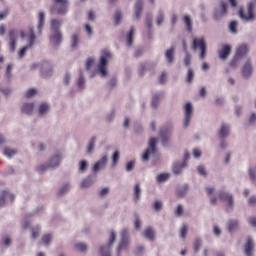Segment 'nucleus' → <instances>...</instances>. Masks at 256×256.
<instances>
[{
	"label": "nucleus",
	"mask_w": 256,
	"mask_h": 256,
	"mask_svg": "<svg viewBox=\"0 0 256 256\" xmlns=\"http://www.w3.org/2000/svg\"><path fill=\"white\" fill-rule=\"evenodd\" d=\"M63 19L54 18L50 22V36L49 41L54 47H59L63 43Z\"/></svg>",
	"instance_id": "1"
},
{
	"label": "nucleus",
	"mask_w": 256,
	"mask_h": 256,
	"mask_svg": "<svg viewBox=\"0 0 256 256\" xmlns=\"http://www.w3.org/2000/svg\"><path fill=\"white\" fill-rule=\"evenodd\" d=\"M69 12L68 0H54V4L50 6V15H60L65 17Z\"/></svg>",
	"instance_id": "2"
},
{
	"label": "nucleus",
	"mask_w": 256,
	"mask_h": 256,
	"mask_svg": "<svg viewBox=\"0 0 256 256\" xmlns=\"http://www.w3.org/2000/svg\"><path fill=\"white\" fill-rule=\"evenodd\" d=\"M116 239L117 234L115 233V231H111L108 243L99 246L98 254L100 256H112L113 243H115Z\"/></svg>",
	"instance_id": "3"
},
{
	"label": "nucleus",
	"mask_w": 256,
	"mask_h": 256,
	"mask_svg": "<svg viewBox=\"0 0 256 256\" xmlns=\"http://www.w3.org/2000/svg\"><path fill=\"white\" fill-rule=\"evenodd\" d=\"M131 243V236L129 235V229L124 228L120 234V241L116 247V256H121V251L126 250Z\"/></svg>",
	"instance_id": "4"
},
{
	"label": "nucleus",
	"mask_w": 256,
	"mask_h": 256,
	"mask_svg": "<svg viewBox=\"0 0 256 256\" xmlns=\"http://www.w3.org/2000/svg\"><path fill=\"white\" fill-rule=\"evenodd\" d=\"M113 58L111 52L104 50L100 56V60L98 63V73H100L101 77H107V63L110 59Z\"/></svg>",
	"instance_id": "5"
},
{
	"label": "nucleus",
	"mask_w": 256,
	"mask_h": 256,
	"mask_svg": "<svg viewBox=\"0 0 256 256\" xmlns=\"http://www.w3.org/2000/svg\"><path fill=\"white\" fill-rule=\"evenodd\" d=\"M191 47L193 51L200 50L199 59L201 61L207 57V42H205V38H194Z\"/></svg>",
	"instance_id": "6"
},
{
	"label": "nucleus",
	"mask_w": 256,
	"mask_h": 256,
	"mask_svg": "<svg viewBox=\"0 0 256 256\" xmlns=\"http://www.w3.org/2000/svg\"><path fill=\"white\" fill-rule=\"evenodd\" d=\"M248 14H245L243 8L239 9L238 15L244 23H253L255 21V3L249 2L247 7Z\"/></svg>",
	"instance_id": "7"
},
{
	"label": "nucleus",
	"mask_w": 256,
	"mask_h": 256,
	"mask_svg": "<svg viewBox=\"0 0 256 256\" xmlns=\"http://www.w3.org/2000/svg\"><path fill=\"white\" fill-rule=\"evenodd\" d=\"M218 197L220 201H224L227 205V211H233L235 209V198L233 197V194L221 190L218 193Z\"/></svg>",
	"instance_id": "8"
},
{
	"label": "nucleus",
	"mask_w": 256,
	"mask_h": 256,
	"mask_svg": "<svg viewBox=\"0 0 256 256\" xmlns=\"http://www.w3.org/2000/svg\"><path fill=\"white\" fill-rule=\"evenodd\" d=\"M227 13H229V10L227 9V3L221 0L220 5L215 7L213 10L214 21H221L223 17H226Z\"/></svg>",
	"instance_id": "9"
},
{
	"label": "nucleus",
	"mask_w": 256,
	"mask_h": 256,
	"mask_svg": "<svg viewBox=\"0 0 256 256\" xmlns=\"http://www.w3.org/2000/svg\"><path fill=\"white\" fill-rule=\"evenodd\" d=\"M157 153V138H151L148 143V148L144 151L142 155V161H149V157L151 155H155Z\"/></svg>",
	"instance_id": "10"
},
{
	"label": "nucleus",
	"mask_w": 256,
	"mask_h": 256,
	"mask_svg": "<svg viewBox=\"0 0 256 256\" xmlns=\"http://www.w3.org/2000/svg\"><path fill=\"white\" fill-rule=\"evenodd\" d=\"M62 161L63 154L61 152H56L51 155L46 162L48 163V167L50 169H59V167H61Z\"/></svg>",
	"instance_id": "11"
},
{
	"label": "nucleus",
	"mask_w": 256,
	"mask_h": 256,
	"mask_svg": "<svg viewBox=\"0 0 256 256\" xmlns=\"http://www.w3.org/2000/svg\"><path fill=\"white\" fill-rule=\"evenodd\" d=\"M40 77H42V79H50V77H53V65H51L49 61L40 63Z\"/></svg>",
	"instance_id": "12"
},
{
	"label": "nucleus",
	"mask_w": 256,
	"mask_h": 256,
	"mask_svg": "<svg viewBox=\"0 0 256 256\" xmlns=\"http://www.w3.org/2000/svg\"><path fill=\"white\" fill-rule=\"evenodd\" d=\"M191 117H193V104H191V102H187L184 106V129H187L189 125H191Z\"/></svg>",
	"instance_id": "13"
},
{
	"label": "nucleus",
	"mask_w": 256,
	"mask_h": 256,
	"mask_svg": "<svg viewBox=\"0 0 256 256\" xmlns=\"http://www.w3.org/2000/svg\"><path fill=\"white\" fill-rule=\"evenodd\" d=\"M171 135H173L171 128H162L160 130L159 136L164 147H168L169 141H171Z\"/></svg>",
	"instance_id": "14"
},
{
	"label": "nucleus",
	"mask_w": 256,
	"mask_h": 256,
	"mask_svg": "<svg viewBox=\"0 0 256 256\" xmlns=\"http://www.w3.org/2000/svg\"><path fill=\"white\" fill-rule=\"evenodd\" d=\"M17 35L18 33L15 28L10 29L8 32L10 53H15L17 47Z\"/></svg>",
	"instance_id": "15"
},
{
	"label": "nucleus",
	"mask_w": 256,
	"mask_h": 256,
	"mask_svg": "<svg viewBox=\"0 0 256 256\" xmlns=\"http://www.w3.org/2000/svg\"><path fill=\"white\" fill-rule=\"evenodd\" d=\"M157 67V64L155 62H144L139 65L138 69V75L139 77H144L145 73L148 71H153Z\"/></svg>",
	"instance_id": "16"
},
{
	"label": "nucleus",
	"mask_w": 256,
	"mask_h": 256,
	"mask_svg": "<svg viewBox=\"0 0 256 256\" xmlns=\"http://www.w3.org/2000/svg\"><path fill=\"white\" fill-rule=\"evenodd\" d=\"M145 3V0H136L134 3V14L133 19L135 21H139L141 19V15L143 14V5Z\"/></svg>",
	"instance_id": "17"
},
{
	"label": "nucleus",
	"mask_w": 256,
	"mask_h": 256,
	"mask_svg": "<svg viewBox=\"0 0 256 256\" xmlns=\"http://www.w3.org/2000/svg\"><path fill=\"white\" fill-rule=\"evenodd\" d=\"M95 181H97V176L95 174L86 176L80 183V189H89V187H93Z\"/></svg>",
	"instance_id": "18"
},
{
	"label": "nucleus",
	"mask_w": 256,
	"mask_h": 256,
	"mask_svg": "<svg viewBox=\"0 0 256 256\" xmlns=\"http://www.w3.org/2000/svg\"><path fill=\"white\" fill-rule=\"evenodd\" d=\"M231 135V124L222 123L218 129V136L220 139H227Z\"/></svg>",
	"instance_id": "19"
},
{
	"label": "nucleus",
	"mask_w": 256,
	"mask_h": 256,
	"mask_svg": "<svg viewBox=\"0 0 256 256\" xmlns=\"http://www.w3.org/2000/svg\"><path fill=\"white\" fill-rule=\"evenodd\" d=\"M108 160L109 158L107 155H104L98 161H96L92 168L93 173H99L101 169H105L107 167Z\"/></svg>",
	"instance_id": "20"
},
{
	"label": "nucleus",
	"mask_w": 256,
	"mask_h": 256,
	"mask_svg": "<svg viewBox=\"0 0 256 256\" xmlns=\"http://www.w3.org/2000/svg\"><path fill=\"white\" fill-rule=\"evenodd\" d=\"M7 201L13 203L15 201V195L4 190L0 193V207H5V205H7Z\"/></svg>",
	"instance_id": "21"
},
{
	"label": "nucleus",
	"mask_w": 256,
	"mask_h": 256,
	"mask_svg": "<svg viewBox=\"0 0 256 256\" xmlns=\"http://www.w3.org/2000/svg\"><path fill=\"white\" fill-rule=\"evenodd\" d=\"M255 249V242L251 236L246 238V242L244 244V254L246 256H253V251Z\"/></svg>",
	"instance_id": "22"
},
{
	"label": "nucleus",
	"mask_w": 256,
	"mask_h": 256,
	"mask_svg": "<svg viewBox=\"0 0 256 256\" xmlns=\"http://www.w3.org/2000/svg\"><path fill=\"white\" fill-rule=\"evenodd\" d=\"M243 79H250L253 75V65L251 64V60H247V62L242 66L241 69Z\"/></svg>",
	"instance_id": "23"
},
{
	"label": "nucleus",
	"mask_w": 256,
	"mask_h": 256,
	"mask_svg": "<svg viewBox=\"0 0 256 256\" xmlns=\"http://www.w3.org/2000/svg\"><path fill=\"white\" fill-rule=\"evenodd\" d=\"M164 59L167 65H173L175 63V46H171L164 53Z\"/></svg>",
	"instance_id": "24"
},
{
	"label": "nucleus",
	"mask_w": 256,
	"mask_h": 256,
	"mask_svg": "<svg viewBox=\"0 0 256 256\" xmlns=\"http://www.w3.org/2000/svg\"><path fill=\"white\" fill-rule=\"evenodd\" d=\"M165 97V92L159 91V92H154L152 95V100H151V107L152 109H157L159 107V103H161V100Z\"/></svg>",
	"instance_id": "25"
},
{
	"label": "nucleus",
	"mask_w": 256,
	"mask_h": 256,
	"mask_svg": "<svg viewBox=\"0 0 256 256\" xmlns=\"http://www.w3.org/2000/svg\"><path fill=\"white\" fill-rule=\"evenodd\" d=\"M219 59L225 61L231 55V46L229 44H224L222 48L218 51Z\"/></svg>",
	"instance_id": "26"
},
{
	"label": "nucleus",
	"mask_w": 256,
	"mask_h": 256,
	"mask_svg": "<svg viewBox=\"0 0 256 256\" xmlns=\"http://www.w3.org/2000/svg\"><path fill=\"white\" fill-rule=\"evenodd\" d=\"M187 167V162L176 161L172 164V172L174 175H181L183 169Z\"/></svg>",
	"instance_id": "27"
},
{
	"label": "nucleus",
	"mask_w": 256,
	"mask_h": 256,
	"mask_svg": "<svg viewBox=\"0 0 256 256\" xmlns=\"http://www.w3.org/2000/svg\"><path fill=\"white\" fill-rule=\"evenodd\" d=\"M51 106L47 102H42L38 105L37 113L38 117H45L49 113Z\"/></svg>",
	"instance_id": "28"
},
{
	"label": "nucleus",
	"mask_w": 256,
	"mask_h": 256,
	"mask_svg": "<svg viewBox=\"0 0 256 256\" xmlns=\"http://www.w3.org/2000/svg\"><path fill=\"white\" fill-rule=\"evenodd\" d=\"M187 191H189V184L178 186L176 189V195L178 199H185V197H187Z\"/></svg>",
	"instance_id": "29"
},
{
	"label": "nucleus",
	"mask_w": 256,
	"mask_h": 256,
	"mask_svg": "<svg viewBox=\"0 0 256 256\" xmlns=\"http://www.w3.org/2000/svg\"><path fill=\"white\" fill-rule=\"evenodd\" d=\"M33 109H35V103L26 102L22 104L21 111L25 115H33Z\"/></svg>",
	"instance_id": "30"
},
{
	"label": "nucleus",
	"mask_w": 256,
	"mask_h": 256,
	"mask_svg": "<svg viewBox=\"0 0 256 256\" xmlns=\"http://www.w3.org/2000/svg\"><path fill=\"white\" fill-rule=\"evenodd\" d=\"M247 53H249V46H247V44H241L236 49V54L235 55L239 59H242V57H245L247 55Z\"/></svg>",
	"instance_id": "31"
},
{
	"label": "nucleus",
	"mask_w": 256,
	"mask_h": 256,
	"mask_svg": "<svg viewBox=\"0 0 256 256\" xmlns=\"http://www.w3.org/2000/svg\"><path fill=\"white\" fill-rule=\"evenodd\" d=\"M45 26V12H39L38 14V35H42L43 27Z\"/></svg>",
	"instance_id": "32"
},
{
	"label": "nucleus",
	"mask_w": 256,
	"mask_h": 256,
	"mask_svg": "<svg viewBox=\"0 0 256 256\" xmlns=\"http://www.w3.org/2000/svg\"><path fill=\"white\" fill-rule=\"evenodd\" d=\"M95 143H97V136H92L88 141L86 153L91 155L95 151Z\"/></svg>",
	"instance_id": "33"
},
{
	"label": "nucleus",
	"mask_w": 256,
	"mask_h": 256,
	"mask_svg": "<svg viewBox=\"0 0 256 256\" xmlns=\"http://www.w3.org/2000/svg\"><path fill=\"white\" fill-rule=\"evenodd\" d=\"M238 227H239V220L237 219H231L227 222V229L229 233H233L234 231H237Z\"/></svg>",
	"instance_id": "34"
},
{
	"label": "nucleus",
	"mask_w": 256,
	"mask_h": 256,
	"mask_svg": "<svg viewBox=\"0 0 256 256\" xmlns=\"http://www.w3.org/2000/svg\"><path fill=\"white\" fill-rule=\"evenodd\" d=\"M143 236L148 239V241H155V230L152 227H147L143 232Z\"/></svg>",
	"instance_id": "35"
},
{
	"label": "nucleus",
	"mask_w": 256,
	"mask_h": 256,
	"mask_svg": "<svg viewBox=\"0 0 256 256\" xmlns=\"http://www.w3.org/2000/svg\"><path fill=\"white\" fill-rule=\"evenodd\" d=\"M71 190V184L69 182H65L60 189L58 190V195L60 197H63V195H67L69 191Z\"/></svg>",
	"instance_id": "36"
},
{
	"label": "nucleus",
	"mask_w": 256,
	"mask_h": 256,
	"mask_svg": "<svg viewBox=\"0 0 256 256\" xmlns=\"http://www.w3.org/2000/svg\"><path fill=\"white\" fill-rule=\"evenodd\" d=\"M76 85L80 91H83L85 89V75H83V71L79 72V77Z\"/></svg>",
	"instance_id": "37"
},
{
	"label": "nucleus",
	"mask_w": 256,
	"mask_h": 256,
	"mask_svg": "<svg viewBox=\"0 0 256 256\" xmlns=\"http://www.w3.org/2000/svg\"><path fill=\"white\" fill-rule=\"evenodd\" d=\"M183 21L186 25L187 32L192 33L193 32V22L191 21V17L189 15H184Z\"/></svg>",
	"instance_id": "38"
},
{
	"label": "nucleus",
	"mask_w": 256,
	"mask_h": 256,
	"mask_svg": "<svg viewBox=\"0 0 256 256\" xmlns=\"http://www.w3.org/2000/svg\"><path fill=\"white\" fill-rule=\"evenodd\" d=\"M135 35V27H131L130 31L126 35V43L128 47H133V36Z\"/></svg>",
	"instance_id": "39"
},
{
	"label": "nucleus",
	"mask_w": 256,
	"mask_h": 256,
	"mask_svg": "<svg viewBox=\"0 0 256 256\" xmlns=\"http://www.w3.org/2000/svg\"><path fill=\"white\" fill-rule=\"evenodd\" d=\"M133 199H134L135 203H137L139 201V199H141V184H139V183H136L134 185Z\"/></svg>",
	"instance_id": "40"
},
{
	"label": "nucleus",
	"mask_w": 256,
	"mask_h": 256,
	"mask_svg": "<svg viewBox=\"0 0 256 256\" xmlns=\"http://www.w3.org/2000/svg\"><path fill=\"white\" fill-rule=\"evenodd\" d=\"M87 169H89V162L87 160H81L78 163V173H87Z\"/></svg>",
	"instance_id": "41"
},
{
	"label": "nucleus",
	"mask_w": 256,
	"mask_h": 256,
	"mask_svg": "<svg viewBox=\"0 0 256 256\" xmlns=\"http://www.w3.org/2000/svg\"><path fill=\"white\" fill-rule=\"evenodd\" d=\"M121 19H123V12L118 9L114 13V25L116 27L121 25Z\"/></svg>",
	"instance_id": "42"
},
{
	"label": "nucleus",
	"mask_w": 256,
	"mask_h": 256,
	"mask_svg": "<svg viewBox=\"0 0 256 256\" xmlns=\"http://www.w3.org/2000/svg\"><path fill=\"white\" fill-rule=\"evenodd\" d=\"M31 231V239H37L41 233V226L36 225L32 228H30Z\"/></svg>",
	"instance_id": "43"
},
{
	"label": "nucleus",
	"mask_w": 256,
	"mask_h": 256,
	"mask_svg": "<svg viewBox=\"0 0 256 256\" xmlns=\"http://www.w3.org/2000/svg\"><path fill=\"white\" fill-rule=\"evenodd\" d=\"M3 155H5V157H8V159H12L13 157H15V155H17V150L11 148H4Z\"/></svg>",
	"instance_id": "44"
},
{
	"label": "nucleus",
	"mask_w": 256,
	"mask_h": 256,
	"mask_svg": "<svg viewBox=\"0 0 256 256\" xmlns=\"http://www.w3.org/2000/svg\"><path fill=\"white\" fill-rule=\"evenodd\" d=\"M194 79H195V71H193V68H188L185 82L188 84H191V83H193Z\"/></svg>",
	"instance_id": "45"
},
{
	"label": "nucleus",
	"mask_w": 256,
	"mask_h": 256,
	"mask_svg": "<svg viewBox=\"0 0 256 256\" xmlns=\"http://www.w3.org/2000/svg\"><path fill=\"white\" fill-rule=\"evenodd\" d=\"M87 244L83 243V242H78L74 245V249L76 251H80L81 253H85L87 251Z\"/></svg>",
	"instance_id": "46"
},
{
	"label": "nucleus",
	"mask_w": 256,
	"mask_h": 256,
	"mask_svg": "<svg viewBox=\"0 0 256 256\" xmlns=\"http://www.w3.org/2000/svg\"><path fill=\"white\" fill-rule=\"evenodd\" d=\"M169 173H162L156 176L157 183H165L166 181H169Z\"/></svg>",
	"instance_id": "47"
},
{
	"label": "nucleus",
	"mask_w": 256,
	"mask_h": 256,
	"mask_svg": "<svg viewBox=\"0 0 256 256\" xmlns=\"http://www.w3.org/2000/svg\"><path fill=\"white\" fill-rule=\"evenodd\" d=\"M237 25H238L237 20H233V21L230 22L228 29H229V32L232 35H237V32H238L237 31Z\"/></svg>",
	"instance_id": "48"
},
{
	"label": "nucleus",
	"mask_w": 256,
	"mask_h": 256,
	"mask_svg": "<svg viewBox=\"0 0 256 256\" xmlns=\"http://www.w3.org/2000/svg\"><path fill=\"white\" fill-rule=\"evenodd\" d=\"M248 175L252 183H256V166H252L248 169Z\"/></svg>",
	"instance_id": "49"
},
{
	"label": "nucleus",
	"mask_w": 256,
	"mask_h": 256,
	"mask_svg": "<svg viewBox=\"0 0 256 256\" xmlns=\"http://www.w3.org/2000/svg\"><path fill=\"white\" fill-rule=\"evenodd\" d=\"M37 40V36L36 35H31V34H29L28 36H27V45H26V47H29L30 49H32V47L35 45V41Z\"/></svg>",
	"instance_id": "50"
},
{
	"label": "nucleus",
	"mask_w": 256,
	"mask_h": 256,
	"mask_svg": "<svg viewBox=\"0 0 256 256\" xmlns=\"http://www.w3.org/2000/svg\"><path fill=\"white\" fill-rule=\"evenodd\" d=\"M163 21H165V13H163L162 10H159L156 18V25L160 27V25H163Z\"/></svg>",
	"instance_id": "51"
},
{
	"label": "nucleus",
	"mask_w": 256,
	"mask_h": 256,
	"mask_svg": "<svg viewBox=\"0 0 256 256\" xmlns=\"http://www.w3.org/2000/svg\"><path fill=\"white\" fill-rule=\"evenodd\" d=\"M78 45H79V35L74 34V35L71 37V44H70V47H71V49H77Z\"/></svg>",
	"instance_id": "52"
},
{
	"label": "nucleus",
	"mask_w": 256,
	"mask_h": 256,
	"mask_svg": "<svg viewBox=\"0 0 256 256\" xmlns=\"http://www.w3.org/2000/svg\"><path fill=\"white\" fill-rule=\"evenodd\" d=\"M47 169H51L49 168V164L48 162L44 163V164H40L36 167V171L38 173H40L41 175H43V173H45V171H47Z\"/></svg>",
	"instance_id": "53"
},
{
	"label": "nucleus",
	"mask_w": 256,
	"mask_h": 256,
	"mask_svg": "<svg viewBox=\"0 0 256 256\" xmlns=\"http://www.w3.org/2000/svg\"><path fill=\"white\" fill-rule=\"evenodd\" d=\"M196 172L198 173V175H200V177H206L207 176V169L205 168L204 165H198L196 167Z\"/></svg>",
	"instance_id": "54"
},
{
	"label": "nucleus",
	"mask_w": 256,
	"mask_h": 256,
	"mask_svg": "<svg viewBox=\"0 0 256 256\" xmlns=\"http://www.w3.org/2000/svg\"><path fill=\"white\" fill-rule=\"evenodd\" d=\"M53 240L52 234H45L42 236V243L48 247V245H51V241Z\"/></svg>",
	"instance_id": "55"
},
{
	"label": "nucleus",
	"mask_w": 256,
	"mask_h": 256,
	"mask_svg": "<svg viewBox=\"0 0 256 256\" xmlns=\"http://www.w3.org/2000/svg\"><path fill=\"white\" fill-rule=\"evenodd\" d=\"M146 27L148 30L152 29L153 27V15L152 14H147L146 15Z\"/></svg>",
	"instance_id": "56"
},
{
	"label": "nucleus",
	"mask_w": 256,
	"mask_h": 256,
	"mask_svg": "<svg viewBox=\"0 0 256 256\" xmlns=\"http://www.w3.org/2000/svg\"><path fill=\"white\" fill-rule=\"evenodd\" d=\"M133 169H135V160H130L126 163L125 171H127V173H131Z\"/></svg>",
	"instance_id": "57"
},
{
	"label": "nucleus",
	"mask_w": 256,
	"mask_h": 256,
	"mask_svg": "<svg viewBox=\"0 0 256 256\" xmlns=\"http://www.w3.org/2000/svg\"><path fill=\"white\" fill-rule=\"evenodd\" d=\"M152 208L154 209V211H161V209H163V202L160 200L154 201V203L152 204Z\"/></svg>",
	"instance_id": "58"
},
{
	"label": "nucleus",
	"mask_w": 256,
	"mask_h": 256,
	"mask_svg": "<svg viewBox=\"0 0 256 256\" xmlns=\"http://www.w3.org/2000/svg\"><path fill=\"white\" fill-rule=\"evenodd\" d=\"M248 125L250 127H255L256 125V113L252 112L249 119H248Z\"/></svg>",
	"instance_id": "59"
},
{
	"label": "nucleus",
	"mask_w": 256,
	"mask_h": 256,
	"mask_svg": "<svg viewBox=\"0 0 256 256\" xmlns=\"http://www.w3.org/2000/svg\"><path fill=\"white\" fill-rule=\"evenodd\" d=\"M202 241L200 238H197L194 241L193 247H194V253H199V250L201 249Z\"/></svg>",
	"instance_id": "60"
},
{
	"label": "nucleus",
	"mask_w": 256,
	"mask_h": 256,
	"mask_svg": "<svg viewBox=\"0 0 256 256\" xmlns=\"http://www.w3.org/2000/svg\"><path fill=\"white\" fill-rule=\"evenodd\" d=\"M11 71H13V64H8L5 71L6 79H11L13 77Z\"/></svg>",
	"instance_id": "61"
},
{
	"label": "nucleus",
	"mask_w": 256,
	"mask_h": 256,
	"mask_svg": "<svg viewBox=\"0 0 256 256\" xmlns=\"http://www.w3.org/2000/svg\"><path fill=\"white\" fill-rule=\"evenodd\" d=\"M145 53V50L143 49V48H141V47H139V48H136L135 50H134V57L136 58V59H139V57H143V54Z\"/></svg>",
	"instance_id": "62"
},
{
	"label": "nucleus",
	"mask_w": 256,
	"mask_h": 256,
	"mask_svg": "<svg viewBox=\"0 0 256 256\" xmlns=\"http://www.w3.org/2000/svg\"><path fill=\"white\" fill-rule=\"evenodd\" d=\"M134 227H135L136 231H140L141 230V219L139 218V215H135Z\"/></svg>",
	"instance_id": "63"
},
{
	"label": "nucleus",
	"mask_w": 256,
	"mask_h": 256,
	"mask_svg": "<svg viewBox=\"0 0 256 256\" xmlns=\"http://www.w3.org/2000/svg\"><path fill=\"white\" fill-rule=\"evenodd\" d=\"M119 161V151H115L112 155V167H116Z\"/></svg>",
	"instance_id": "64"
}]
</instances>
